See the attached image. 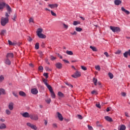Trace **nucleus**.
<instances>
[{
	"mask_svg": "<svg viewBox=\"0 0 130 130\" xmlns=\"http://www.w3.org/2000/svg\"><path fill=\"white\" fill-rule=\"evenodd\" d=\"M43 31V29L42 28H38L37 31V34L39 38H41L42 39H44L46 38V36L42 34V31Z\"/></svg>",
	"mask_w": 130,
	"mask_h": 130,
	"instance_id": "1",
	"label": "nucleus"
},
{
	"mask_svg": "<svg viewBox=\"0 0 130 130\" xmlns=\"http://www.w3.org/2000/svg\"><path fill=\"white\" fill-rule=\"evenodd\" d=\"M9 23V18L2 17L1 19V25L6 26Z\"/></svg>",
	"mask_w": 130,
	"mask_h": 130,
	"instance_id": "2",
	"label": "nucleus"
},
{
	"mask_svg": "<svg viewBox=\"0 0 130 130\" xmlns=\"http://www.w3.org/2000/svg\"><path fill=\"white\" fill-rule=\"evenodd\" d=\"M110 29H111L114 33L120 32V28H119V27L111 26H110Z\"/></svg>",
	"mask_w": 130,
	"mask_h": 130,
	"instance_id": "3",
	"label": "nucleus"
},
{
	"mask_svg": "<svg viewBox=\"0 0 130 130\" xmlns=\"http://www.w3.org/2000/svg\"><path fill=\"white\" fill-rule=\"evenodd\" d=\"M29 118L32 120H35V121H37L39 119L38 115L34 114H30Z\"/></svg>",
	"mask_w": 130,
	"mask_h": 130,
	"instance_id": "4",
	"label": "nucleus"
},
{
	"mask_svg": "<svg viewBox=\"0 0 130 130\" xmlns=\"http://www.w3.org/2000/svg\"><path fill=\"white\" fill-rule=\"evenodd\" d=\"M72 78H74L75 79H77V78H79L81 77V73L79 71H76L73 75L71 76Z\"/></svg>",
	"mask_w": 130,
	"mask_h": 130,
	"instance_id": "5",
	"label": "nucleus"
},
{
	"mask_svg": "<svg viewBox=\"0 0 130 130\" xmlns=\"http://www.w3.org/2000/svg\"><path fill=\"white\" fill-rule=\"evenodd\" d=\"M26 125H27V126L30 127V128H32V129L37 130V126H36V125H35L31 124V123L28 122L26 123Z\"/></svg>",
	"mask_w": 130,
	"mask_h": 130,
	"instance_id": "6",
	"label": "nucleus"
},
{
	"mask_svg": "<svg viewBox=\"0 0 130 130\" xmlns=\"http://www.w3.org/2000/svg\"><path fill=\"white\" fill-rule=\"evenodd\" d=\"M51 93V96L52 98H55V93H54V92L53 91V89H52V87H51L48 89Z\"/></svg>",
	"mask_w": 130,
	"mask_h": 130,
	"instance_id": "7",
	"label": "nucleus"
},
{
	"mask_svg": "<svg viewBox=\"0 0 130 130\" xmlns=\"http://www.w3.org/2000/svg\"><path fill=\"white\" fill-rule=\"evenodd\" d=\"M43 82L45 84V85L46 86L47 88H48V89H50V88H51V86H50V85L47 83V80L43 79Z\"/></svg>",
	"mask_w": 130,
	"mask_h": 130,
	"instance_id": "8",
	"label": "nucleus"
},
{
	"mask_svg": "<svg viewBox=\"0 0 130 130\" xmlns=\"http://www.w3.org/2000/svg\"><path fill=\"white\" fill-rule=\"evenodd\" d=\"M57 116L58 117V118L60 120V121H62L63 120V117H62V115L60 114L59 112H57Z\"/></svg>",
	"mask_w": 130,
	"mask_h": 130,
	"instance_id": "9",
	"label": "nucleus"
},
{
	"mask_svg": "<svg viewBox=\"0 0 130 130\" xmlns=\"http://www.w3.org/2000/svg\"><path fill=\"white\" fill-rule=\"evenodd\" d=\"M21 115L23 116V117H25V118H30V114H29V113L28 112H24L22 114H21Z\"/></svg>",
	"mask_w": 130,
	"mask_h": 130,
	"instance_id": "10",
	"label": "nucleus"
},
{
	"mask_svg": "<svg viewBox=\"0 0 130 130\" xmlns=\"http://www.w3.org/2000/svg\"><path fill=\"white\" fill-rule=\"evenodd\" d=\"M8 108H9V109H10L11 111L13 110V109H14V103H13V102L10 103L8 105Z\"/></svg>",
	"mask_w": 130,
	"mask_h": 130,
	"instance_id": "11",
	"label": "nucleus"
},
{
	"mask_svg": "<svg viewBox=\"0 0 130 130\" xmlns=\"http://www.w3.org/2000/svg\"><path fill=\"white\" fill-rule=\"evenodd\" d=\"M55 67L57 69L60 70V69H62V64L60 62H57L55 64Z\"/></svg>",
	"mask_w": 130,
	"mask_h": 130,
	"instance_id": "12",
	"label": "nucleus"
},
{
	"mask_svg": "<svg viewBox=\"0 0 130 130\" xmlns=\"http://www.w3.org/2000/svg\"><path fill=\"white\" fill-rule=\"evenodd\" d=\"M6 9L7 10V11L8 12V14H11V13H12V8H11V7H10V6H9V5H7L6 7Z\"/></svg>",
	"mask_w": 130,
	"mask_h": 130,
	"instance_id": "13",
	"label": "nucleus"
},
{
	"mask_svg": "<svg viewBox=\"0 0 130 130\" xmlns=\"http://www.w3.org/2000/svg\"><path fill=\"white\" fill-rule=\"evenodd\" d=\"M7 4L4 2L0 3V10H4V8H5V7H6L7 6Z\"/></svg>",
	"mask_w": 130,
	"mask_h": 130,
	"instance_id": "14",
	"label": "nucleus"
},
{
	"mask_svg": "<svg viewBox=\"0 0 130 130\" xmlns=\"http://www.w3.org/2000/svg\"><path fill=\"white\" fill-rule=\"evenodd\" d=\"M6 57L7 58H13L14 57V54L13 53H8Z\"/></svg>",
	"mask_w": 130,
	"mask_h": 130,
	"instance_id": "15",
	"label": "nucleus"
},
{
	"mask_svg": "<svg viewBox=\"0 0 130 130\" xmlns=\"http://www.w3.org/2000/svg\"><path fill=\"white\" fill-rule=\"evenodd\" d=\"M48 6L49 7V8H51V9H54V8H57L58 7V5L56 4H49Z\"/></svg>",
	"mask_w": 130,
	"mask_h": 130,
	"instance_id": "16",
	"label": "nucleus"
},
{
	"mask_svg": "<svg viewBox=\"0 0 130 130\" xmlns=\"http://www.w3.org/2000/svg\"><path fill=\"white\" fill-rule=\"evenodd\" d=\"M31 93L34 94V95H36L38 93V90L36 88H33L31 89Z\"/></svg>",
	"mask_w": 130,
	"mask_h": 130,
	"instance_id": "17",
	"label": "nucleus"
},
{
	"mask_svg": "<svg viewBox=\"0 0 130 130\" xmlns=\"http://www.w3.org/2000/svg\"><path fill=\"white\" fill-rule=\"evenodd\" d=\"M105 119H106V120H107V121H109V122H111L113 121V120H112V118H111V117L108 116H105Z\"/></svg>",
	"mask_w": 130,
	"mask_h": 130,
	"instance_id": "18",
	"label": "nucleus"
},
{
	"mask_svg": "<svg viewBox=\"0 0 130 130\" xmlns=\"http://www.w3.org/2000/svg\"><path fill=\"white\" fill-rule=\"evenodd\" d=\"M121 10L122 12H124L126 15H129V11L126 10L125 9H124V7H121Z\"/></svg>",
	"mask_w": 130,
	"mask_h": 130,
	"instance_id": "19",
	"label": "nucleus"
},
{
	"mask_svg": "<svg viewBox=\"0 0 130 130\" xmlns=\"http://www.w3.org/2000/svg\"><path fill=\"white\" fill-rule=\"evenodd\" d=\"M122 2L120 0H115L114 1V4L116 6H119L120 4H121Z\"/></svg>",
	"mask_w": 130,
	"mask_h": 130,
	"instance_id": "20",
	"label": "nucleus"
},
{
	"mask_svg": "<svg viewBox=\"0 0 130 130\" xmlns=\"http://www.w3.org/2000/svg\"><path fill=\"white\" fill-rule=\"evenodd\" d=\"M5 63H6V64H8V66H11V60H10V59H9L8 58H7L5 59Z\"/></svg>",
	"mask_w": 130,
	"mask_h": 130,
	"instance_id": "21",
	"label": "nucleus"
},
{
	"mask_svg": "<svg viewBox=\"0 0 130 130\" xmlns=\"http://www.w3.org/2000/svg\"><path fill=\"white\" fill-rule=\"evenodd\" d=\"M5 128H7V126L5 123L0 124V129H5Z\"/></svg>",
	"mask_w": 130,
	"mask_h": 130,
	"instance_id": "22",
	"label": "nucleus"
},
{
	"mask_svg": "<svg viewBox=\"0 0 130 130\" xmlns=\"http://www.w3.org/2000/svg\"><path fill=\"white\" fill-rule=\"evenodd\" d=\"M19 94L20 95V96H22V97H26V93H25L24 91H19Z\"/></svg>",
	"mask_w": 130,
	"mask_h": 130,
	"instance_id": "23",
	"label": "nucleus"
},
{
	"mask_svg": "<svg viewBox=\"0 0 130 130\" xmlns=\"http://www.w3.org/2000/svg\"><path fill=\"white\" fill-rule=\"evenodd\" d=\"M58 96H59V97H60V98H63V97H64V94H63L62 92L59 91L58 92Z\"/></svg>",
	"mask_w": 130,
	"mask_h": 130,
	"instance_id": "24",
	"label": "nucleus"
},
{
	"mask_svg": "<svg viewBox=\"0 0 130 130\" xmlns=\"http://www.w3.org/2000/svg\"><path fill=\"white\" fill-rule=\"evenodd\" d=\"M5 112L7 115H11L12 112H11L10 110L6 109Z\"/></svg>",
	"mask_w": 130,
	"mask_h": 130,
	"instance_id": "25",
	"label": "nucleus"
},
{
	"mask_svg": "<svg viewBox=\"0 0 130 130\" xmlns=\"http://www.w3.org/2000/svg\"><path fill=\"white\" fill-rule=\"evenodd\" d=\"M66 53L68 55H73V54H74V53H73V51H69V50L66 51Z\"/></svg>",
	"mask_w": 130,
	"mask_h": 130,
	"instance_id": "26",
	"label": "nucleus"
},
{
	"mask_svg": "<svg viewBox=\"0 0 130 130\" xmlns=\"http://www.w3.org/2000/svg\"><path fill=\"white\" fill-rule=\"evenodd\" d=\"M5 80V77L4 75H1L0 76V83H3L4 82V80Z\"/></svg>",
	"mask_w": 130,
	"mask_h": 130,
	"instance_id": "27",
	"label": "nucleus"
},
{
	"mask_svg": "<svg viewBox=\"0 0 130 130\" xmlns=\"http://www.w3.org/2000/svg\"><path fill=\"white\" fill-rule=\"evenodd\" d=\"M125 128H126L125 125H122L120 126L119 130H125Z\"/></svg>",
	"mask_w": 130,
	"mask_h": 130,
	"instance_id": "28",
	"label": "nucleus"
},
{
	"mask_svg": "<svg viewBox=\"0 0 130 130\" xmlns=\"http://www.w3.org/2000/svg\"><path fill=\"white\" fill-rule=\"evenodd\" d=\"M90 48L91 49H92V50H93V51H98L97 48L95 47L90 46Z\"/></svg>",
	"mask_w": 130,
	"mask_h": 130,
	"instance_id": "29",
	"label": "nucleus"
},
{
	"mask_svg": "<svg viewBox=\"0 0 130 130\" xmlns=\"http://www.w3.org/2000/svg\"><path fill=\"white\" fill-rule=\"evenodd\" d=\"M75 30L77 32H81L82 31V30H83V29L81 27H76Z\"/></svg>",
	"mask_w": 130,
	"mask_h": 130,
	"instance_id": "30",
	"label": "nucleus"
},
{
	"mask_svg": "<svg viewBox=\"0 0 130 130\" xmlns=\"http://www.w3.org/2000/svg\"><path fill=\"white\" fill-rule=\"evenodd\" d=\"M2 94H6V92H5V89L3 88H0V96Z\"/></svg>",
	"mask_w": 130,
	"mask_h": 130,
	"instance_id": "31",
	"label": "nucleus"
},
{
	"mask_svg": "<svg viewBox=\"0 0 130 130\" xmlns=\"http://www.w3.org/2000/svg\"><path fill=\"white\" fill-rule=\"evenodd\" d=\"M93 82L95 85V86H97V82H98V80L97 79H95V78H93Z\"/></svg>",
	"mask_w": 130,
	"mask_h": 130,
	"instance_id": "32",
	"label": "nucleus"
},
{
	"mask_svg": "<svg viewBox=\"0 0 130 130\" xmlns=\"http://www.w3.org/2000/svg\"><path fill=\"white\" fill-rule=\"evenodd\" d=\"M80 24V21H74L73 22V25L74 26H77V25H79Z\"/></svg>",
	"mask_w": 130,
	"mask_h": 130,
	"instance_id": "33",
	"label": "nucleus"
},
{
	"mask_svg": "<svg viewBox=\"0 0 130 130\" xmlns=\"http://www.w3.org/2000/svg\"><path fill=\"white\" fill-rule=\"evenodd\" d=\"M65 84L69 87H71V88H74V86H73V85H72L71 84H70L68 82H65Z\"/></svg>",
	"mask_w": 130,
	"mask_h": 130,
	"instance_id": "34",
	"label": "nucleus"
},
{
	"mask_svg": "<svg viewBox=\"0 0 130 130\" xmlns=\"http://www.w3.org/2000/svg\"><path fill=\"white\" fill-rule=\"evenodd\" d=\"M46 102L49 104L51 102V99L50 98H48L47 100H46Z\"/></svg>",
	"mask_w": 130,
	"mask_h": 130,
	"instance_id": "35",
	"label": "nucleus"
},
{
	"mask_svg": "<svg viewBox=\"0 0 130 130\" xmlns=\"http://www.w3.org/2000/svg\"><path fill=\"white\" fill-rule=\"evenodd\" d=\"M108 76L110 77V79H113V74L111 73H108Z\"/></svg>",
	"mask_w": 130,
	"mask_h": 130,
	"instance_id": "36",
	"label": "nucleus"
},
{
	"mask_svg": "<svg viewBox=\"0 0 130 130\" xmlns=\"http://www.w3.org/2000/svg\"><path fill=\"white\" fill-rule=\"evenodd\" d=\"M124 57L126 58H127V55H128V53L127 51H126L125 53H123Z\"/></svg>",
	"mask_w": 130,
	"mask_h": 130,
	"instance_id": "37",
	"label": "nucleus"
},
{
	"mask_svg": "<svg viewBox=\"0 0 130 130\" xmlns=\"http://www.w3.org/2000/svg\"><path fill=\"white\" fill-rule=\"evenodd\" d=\"M35 49H39V43H37L35 45Z\"/></svg>",
	"mask_w": 130,
	"mask_h": 130,
	"instance_id": "38",
	"label": "nucleus"
},
{
	"mask_svg": "<svg viewBox=\"0 0 130 130\" xmlns=\"http://www.w3.org/2000/svg\"><path fill=\"white\" fill-rule=\"evenodd\" d=\"M95 70H96V71H100V70H101L100 66H99V65L95 66Z\"/></svg>",
	"mask_w": 130,
	"mask_h": 130,
	"instance_id": "39",
	"label": "nucleus"
},
{
	"mask_svg": "<svg viewBox=\"0 0 130 130\" xmlns=\"http://www.w3.org/2000/svg\"><path fill=\"white\" fill-rule=\"evenodd\" d=\"M5 33H6V30H2L0 34H1V36H4L5 35Z\"/></svg>",
	"mask_w": 130,
	"mask_h": 130,
	"instance_id": "40",
	"label": "nucleus"
},
{
	"mask_svg": "<svg viewBox=\"0 0 130 130\" xmlns=\"http://www.w3.org/2000/svg\"><path fill=\"white\" fill-rule=\"evenodd\" d=\"M96 126H99V127H100L103 126L102 125H101V124H100V122H99V121H96Z\"/></svg>",
	"mask_w": 130,
	"mask_h": 130,
	"instance_id": "41",
	"label": "nucleus"
},
{
	"mask_svg": "<svg viewBox=\"0 0 130 130\" xmlns=\"http://www.w3.org/2000/svg\"><path fill=\"white\" fill-rule=\"evenodd\" d=\"M51 14L52 16H53L54 17H56V13H54L52 10L51 11Z\"/></svg>",
	"mask_w": 130,
	"mask_h": 130,
	"instance_id": "42",
	"label": "nucleus"
},
{
	"mask_svg": "<svg viewBox=\"0 0 130 130\" xmlns=\"http://www.w3.org/2000/svg\"><path fill=\"white\" fill-rule=\"evenodd\" d=\"M50 58L51 60H54L56 59V58L52 55L50 56Z\"/></svg>",
	"mask_w": 130,
	"mask_h": 130,
	"instance_id": "43",
	"label": "nucleus"
},
{
	"mask_svg": "<svg viewBox=\"0 0 130 130\" xmlns=\"http://www.w3.org/2000/svg\"><path fill=\"white\" fill-rule=\"evenodd\" d=\"M16 18H17V15L14 14V16L12 17V20H13V21H16Z\"/></svg>",
	"mask_w": 130,
	"mask_h": 130,
	"instance_id": "44",
	"label": "nucleus"
},
{
	"mask_svg": "<svg viewBox=\"0 0 130 130\" xmlns=\"http://www.w3.org/2000/svg\"><path fill=\"white\" fill-rule=\"evenodd\" d=\"M104 54L105 55H106V57H109V56H110L109 54H108V52H105L104 53Z\"/></svg>",
	"mask_w": 130,
	"mask_h": 130,
	"instance_id": "45",
	"label": "nucleus"
},
{
	"mask_svg": "<svg viewBox=\"0 0 130 130\" xmlns=\"http://www.w3.org/2000/svg\"><path fill=\"white\" fill-rule=\"evenodd\" d=\"M44 76L45 77L46 79H48V73H44Z\"/></svg>",
	"mask_w": 130,
	"mask_h": 130,
	"instance_id": "46",
	"label": "nucleus"
},
{
	"mask_svg": "<svg viewBox=\"0 0 130 130\" xmlns=\"http://www.w3.org/2000/svg\"><path fill=\"white\" fill-rule=\"evenodd\" d=\"M63 25L65 29H68L69 28V25H68L64 23H63Z\"/></svg>",
	"mask_w": 130,
	"mask_h": 130,
	"instance_id": "47",
	"label": "nucleus"
},
{
	"mask_svg": "<svg viewBox=\"0 0 130 130\" xmlns=\"http://www.w3.org/2000/svg\"><path fill=\"white\" fill-rule=\"evenodd\" d=\"M87 127L89 130H93V127H92V126H90L89 125H88Z\"/></svg>",
	"mask_w": 130,
	"mask_h": 130,
	"instance_id": "48",
	"label": "nucleus"
},
{
	"mask_svg": "<svg viewBox=\"0 0 130 130\" xmlns=\"http://www.w3.org/2000/svg\"><path fill=\"white\" fill-rule=\"evenodd\" d=\"M29 23H34V20L33 19V18H30L29 19Z\"/></svg>",
	"mask_w": 130,
	"mask_h": 130,
	"instance_id": "49",
	"label": "nucleus"
},
{
	"mask_svg": "<svg viewBox=\"0 0 130 130\" xmlns=\"http://www.w3.org/2000/svg\"><path fill=\"white\" fill-rule=\"evenodd\" d=\"M121 51L118 50L116 52H115V54H120Z\"/></svg>",
	"mask_w": 130,
	"mask_h": 130,
	"instance_id": "50",
	"label": "nucleus"
},
{
	"mask_svg": "<svg viewBox=\"0 0 130 130\" xmlns=\"http://www.w3.org/2000/svg\"><path fill=\"white\" fill-rule=\"evenodd\" d=\"M81 69H82V70H83V71H87V68H86V67L81 66Z\"/></svg>",
	"mask_w": 130,
	"mask_h": 130,
	"instance_id": "51",
	"label": "nucleus"
},
{
	"mask_svg": "<svg viewBox=\"0 0 130 130\" xmlns=\"http://www.w3.org/2000/svg\"><path fill=\"white\" fill-rule=\"evenodd\" d=\"M77 117L79 119H83V117L81 115H78Z\"/></svg>",
	"mask_w": 130,
	"mask_h": 130,
	"instance_id": "52",
	"label": "nucleus"
},
{
	"mask_svg": "<svg viewBox=\"0 0 130 130\" xmlns=\"http://www.w3.org/2000/svg\"><path fill=\"white\" fill-rule=\"evenodd\" d=\"M45 69L46 71H49V72H51V69H49V67H46Z\"/></svg>",
	"mask_w": 130,
	"mask_h": 130,
	"instance_id": "53",
	"label": "nucleus"
},
{
	"mask_svg": "<svg viewBox=\"0 0 130 130\" xmlns=\"http://www.w3.org/2000/svg\"><path fill=\"white\" fill-rule=\"evenodd\" d=\"M8 43L9 45H14V44L13 43V42H12V41L10 40L8 41Z\"/></svg>",
	"mask_w": 130,
	"mask_h": 130,
	"instance_id": "54",
	"label": "nucleus"
},
{
	"mask_svg": "<svg viewBox=\"0 0 130 130\" xmlns=\"http://www.w3.org/2000/svg\"><path fill=\"white\" fill-rule=\"evenodd\" d=\"M12 94L15 96V97L18 98V94L15 93V92H12Z\"/></svg>",
	"mask_w": 130,
	"mask_h": 130,
	"instance_id": "55",
	"label": "nucleus"
},
{
	"mask_svg": "<svg viewBox=\"0 0 130 130\" xmlns=\"http://www.w3.org/2000/svg\"><path fill=\"white\" fill-rule=\"evenodd\" d=\"M38 53L41 56H43V52L42 51H39Z\"/></svg>",
	"mask_w": 130,
	"mask_h": 130,
	"instance_id": "56",
	"label": "nucleus"
},
{
	"mask_svg": "<svg viewBox=\"0 0 130 130\" xmlns=\"http://www.w3.org/2000/svg\"><path fill=\"white\" fill-rule=\"evenodd\" d=\"M95 106L98 107V108H101V106H100V104H96Z\"/></svg>",
	"mask_w": 130,
	"mask_h": 130,
	"instance_id": "57",
	"label": "nucleus"
},
{
	"mask_svg": "<svg viewBox=\"0 0 130 130\" xmlns=\"http://www.w3.org/2000/svg\"><path fill=\"white\" fill-rule=\"evenodd\" d=\"M5 16L6 17L5 18H9V17H10V15H9V13L6 12L5 14Z\"/></svg>",
	"mask_w": 130,
	"mask_h": 130,
	"instance_id": "58",
	"label": "nucleus"
},
{
	"mask_svg": "<svg viewBox=\"0 0 130 130\" xmlns=\"http://www.w3.org/2000/svg\"><path fill=\"white\" fill-rule=\"evenodd\" d=\"M39 71H43V67L42 66H39Z\"/></svg>",
	"mask_w": 130,
	"mask_h": 130,
	"instance_id": "59",
	"label": "nucleus"
},
{
	"mask_svg": "<svg viewBox=\"0 0 130 130\" xmlns=\"http://www.w3.org/2000/svg\"><path fill=\"white\" fill-rule=\"evenodd\" d=\"M121 95L123 97H125V96H126V93L125 92H121Z\"/></svg>",
	"mask_w": 130,
	"mask_h": 130,
	"instance_id": "60",
	"label": "nucleus"
},
{
	"mask_svg": "<svg viewBox=\"0 0 130 130\" xmlns=\"http://www.w3.org/2000/svg\"><path fill=\"white\" fill-rule=\"evenodd\" d=\"M71 35H77V31H75L73 32H71Z\"/></svg>",
	"mask_w": 130,
	"mask_h": 130,
	"instance_id": "61",
	"label": "nucleus"
},
{
	"mask_svg": "<svg viewBox=\"0 0 130 130\" xmlns=\"http://www.w3.org/2000/svg\"><path fill=\"white\" fill-rule=\"evenodd\" d=\"M52 126L53 127H57V125L56 124V123H53L52 124Z\"/></svg>",
	"mask_w": 130,
	"mask_h": 130,
	"instance_id": "62",
	"label": "nucleus"
},
{
	"mask_svg": "<svg viewBox=\"0 0 130 130\" xmlns=\"http://www.w3.org/2000/svg\"><path fill=\"white\" fill-rule=\"evenodd\" d=\"M64 62H66V63H70V61H68L66 59H63L62 60Z\"/></svg>",
	"mask_w": 130,
	"mask_h": 130,
	"instance_id": "63",
	"label": "nucleus"
},
{
	"mask_svg": "<svg viewBox=\"0 0 130 130\" xmlns=\"http://www.w3.org/2000/svg\"><path fill=\"white\" fill-rule=\"evenodd\" d=\"M28 40L29 42H31V41H32V40H33L32 39V38H31V37H28Z\"/></svg>",
	"mask_w": 130,
	"mask_h": 130,
	"instance_id": "64",
	"label": "nucleus"
}]
</instances>
